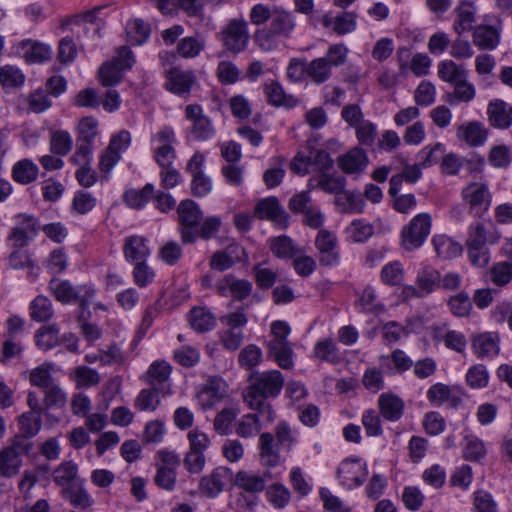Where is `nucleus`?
Returning a JSON list of instances; mask_svg holds the SVG:
<instances>
[{
	"instance_id": "1",
	"label": "nucleus",
	"mask_w": 512,
	"mask_h": 512,
	"mask_svg": "<svg viewBox=\"0 0 512 512\" xmlns=\"http://www.w3.org/2000/svg\"><path fill=\"white\" fill-rule=\"evenodd\" d=\"M249 386L244 396L249 408L259 411L267 421L273 420L272 406L268 398L277 397L283 386L284 377L278 370L253 371L248 378Z\"/></svg>"
},
{
	"instance_id": "2",
	"label": "nucleus",
	"mask_w": 512,
	"mask_h": 512,
	"mask_svg": "<svg viewBox=\"0 0 512 512\" xmlns=\"http://www.w3.org/2000/svg\"><path fill=\"white\" fill-rule=\"evenodd\" d=\"M500 239L498 229L492 223L475 221L467 229L466 248L472 265L485 267L490 261L488 246L496 244Z\"/></svg>"
},
{
	"instance_id": "3",
	"label": "nucleus",
	"mask_w": 512,
	"mask_h": 512,
	"mask_svg": "<svg viewBox=\"0 0 512 512\" xmlns=\"http://www.w3.org/2000/svg\"><path fill=\"white\" fill-rule=\"evenodd\" d=\"M347 55L348 49L344 44L331 45L324 56L307 63V77L317 85L328 81L332 69L342 66L347 60Z\"/></svg>"
},
{
	"instance_id": "4",
	"label": "nucleus",
	"mask_w": 512,
	"mask_h": 512,
	"mask_svg": "<svg viewBox=\"0 0 512 512\" xmlns=\"http://www.w3.org/2000/svg\"><path fill=\"white\" fill-rule=\"evenodd\" d=\"M48 290L54 298L63 304L77 301L82 310H85L95 296V289L89 285L74 286L68 280L53 278L48 284Z\"/></svg>"
},
{
	"instance_id": "5",
	"label": "nucleus",
	"mask_w": 512,
	"mask_h": 512,
	"mask_svg": "<svg viewBox=\"0 0 512 512\" xmlns=\"http://www.w3.org/2000/svg\"><path fill=\"white\" fill-rule=\"evenodd\" d=\"M39 230L40 222L37 217L28 213L16 214L7 243L11 248H24L34 241Z\"/></svg>"
},
{
	"instance_id": "6",
	"label": "nucleus",
	"mask_w": 512,
	"mask_h": 512,
	"mask_svg": "<svg viewBox=\"0 0 512 512\" xmlns=\"http://www.w3.org/2000/svg\"><path fill=\"white\" fill-rule=\"evenodd\" d=\"M134 63V55L128 47L118 48L113 60L105 62L99 69L101 84L106 87L118 84L122 79V72L130 69Z\"/></svg>"
},
{
	"instance_id": "7",
	"label": "nucleus",
	"mask_w": 512,
	"mask_h": 512,
	"mask_svg": "<svg viewBox=\"0 0 512 512\" xmlns=\"http://www.w3.org/2000/svg\"><path fill=\"white\" fill-rule=\"evenodd\" d=\"M32 449V443L24 438H15L11 445L0 452V476L13 477L21 466L22 458Z\"/></svg>"
},
{
	"instance_id": "8",
	"label": "nucleus",
	"mask_w": 512,
	"mask_h": 512,
	"mask_svg": "<svg viewBox=\"0 0 512 512\" xmlns=\"http://www.w3.org/2000/svg\"><path fill=\"white\" fill-rule=\"evenodd\" d=\"M177 213L179 223L182 226V242L185 244L193 243L196 240V233L193 231V228L199 226L203 218V212L197 203L186 199L178 205Z\"/></svg>"
},
{
	"instance_id": "9",
	"label": "nucleus",
	"mask_w": 512,
	"mask_h": 512,
	"mask_svg": "<svg viewBox=\"0 0 512 512\" xmlns=\"http://www.w3.org/2000/svg\"><path fill=\"white\" fill-rule=\"evenodd\" d=\"M186 119L190 122L189 135L197 141H206L216 134L211 119L204 114L200 105L191 104L185 108Z\"/></svg>"
},
{
	"instance_id": "10",
	"label": "nucleus",
	"mask_w": 512,
	"mask_h": 512,
	"mask_svg": "<svg viewBox=\"0 0 512 512\" xmlns=\"http://www.w3.org/2000/svg\"><path fill=\"white\" fill-rule=\"evenodd\" d=\"M461 195L471 214L481 217L489 210L491 193L487 183L471 182L462 189Z\"/></svg>"
},
{
	"instance_id": "11",
	"label": "nucleus",
	"mask_w": 512,
	"mask_h": 512,
	"mask_svg": "<svg viewBox=\"0 0 512 512\" xmlns=\"http://www.w3.org/2000/svg\"><path fill=\"white\" fill-rule=\"evenodd\" d=\"M431 229L429 214L416 215L402 231V245L406 250L419 248L428 237Z\"/></svg>"
},
{
	"instance_id": "12",
	"label": "nucleus",
	"mask_w": 512,
	"mask_h": 512,
	"mask_svg": "<svg viewBox=\"0 0 512 512\" xmlns=\"http://www.w3.org/2000/svg\"><path fill=\"white\" fill-rule=\"evenodd\" d=\"M10 55L23 58L29 64L44 63L50 60V46L30 39L21 40L10 48Z\"/></svg>"
},
{
	"instance_id": "13",
	"label": "nucleus",
	"mask_w": 512,
	"mask_h": 512,
	"mask_svg": "<svg viewBox=\"0 0 512 512\" xmlns=\"http://www.w3.org/2000/svg\"><path fill=\"white\" fill-rule=\"evenodd\" d=\"M367 475V465L361 459H346L340 463L337 470L339 482L346 489L362 485Z\"/></svg>"
},
{
	"instance_id": "14",
	"label": "nucleus",
	"mask_w": 512,
	"mask_h": 512,
	"mask_svg": "<svg viewBox=\"0 0 512 512\" xmlns=\"http://www.w3.org/2000/svg\"><path fill=\"white\" fill-rule=\"evenodd\" d=\"M224 46L232 53H240L246 49L249 42L247 22L232 19L222 31Z\"/></svg>"
},
{
	"instance_id": "15",
	"label": "nucleus",
	"mask_w": 512,
	"mask_h": 512,
	"mask_svg": "<svg viewBox=\"0 0 512 512\" xmlns=\"http://www.w3.org/2000/svg\"><path fill=\"white\" fill-rule=\"evenodd\" d=\"M154 160L160 168L173 166L176 152L172 144L175 142L174 131L169 127L162 128L154 137Z\"/></svg>"
},
{
	"instance_id": "16",
	"label": "nucleus",
	"mask_w": 512,
	"mask_h": 512,
	"mask_svg": "<svg viewBox=\"0 0 512 512\" xmlns=\"http://www.w3.org/2000/svg\"><path fill=\"white\" fill-rule=\"evenodd\" d=\"M230 469L220 466L211 471V473L201 477L198 492L202 497L215 498L223 490L230 480Z\"/></svg>"
},
{
	"instance_id": "17",
	"label": "nucleus",
	"mask_w": 512,
	"mask_h": 512,
	"mask_svg": "<svg viewBox=\"0 0 512 512\" xmlns=\"http://www.w3.org/2000/svg\"><path fill=\"white\" fill-rule=\"evenodd\" d=\"M315 245L319 251L322 265L334 266L339 263L338 241L333 232L321 229L315 239Z\"/></svg>"
},
{
	"instance_id": "18",
	"label": "nucleus",
	"mask_w": 512,
	"mask_h": 512,
	"mask_svg": "<svg viewBox=\"0 0 512 512\" xmlns=\"http://www.w3.org/2000/svg\"><path fill=\"white\" fill-rule=\"evenodd\" d=\"M214 290L221 296L230 295L236 300H243L251 294L252 284L246 279L228 274L214 284Z\"/></svg>"
},
{
	"instance_id": "19",
	"label": "nucleus",
	"mask_w": 512,
	"mask_h": 512,
	"mask_svg": "<svg viewBox=\"0 0 512 512\" xmlns=\"http://www.w3.org/2000/svg\"><path fill=\"white\" fill-rule=\"evenodd\" d=\"M472 349L478 358H493L500 352V336L497 332H483L471 338Z\"/></svg>"
},
{
	"instance_id": "20",
	"label": "nucleus",
	"mask_w": 512,
	"mask_h": 512,
	"mask_svg": "<svg viewBox=\"0 0 512 512\" xmlns=\"http://www.w3.org/2000/svg\"><path fill=\"white\" fill-rule=\"evenodd\" d=\"M122 251L125 260L129 263L146 261L151 254L149 240L141 235H130L125 237Z\"/></svg>"
},
{
	"instance_id": "21",
	"label": "nucleus",
	"mask_w": 512,
	"mask_h": 512,
	"mask_svg": "<svg viewBox=\"0 0 512 512\" xmlns=\"http://www.w3.org/2000/svg\"><path fill=\"white\" fill-rule=\"evenodd\" d=\"M255 215L260 219H268L281 227H286L288 224V215L275 197L260 200L255 206Z\"/></svg>"
},
{
	"instance_id": "22",
	"label": "nucleus",
	"mask_w": 512,
	"mask_h": 512,
	"mask_svg": "<svg viewBox=\"0 0 512 512\" xmlns=\"http://www.w3.org/2000/svg\"><path fill=\"white\" fill-rule=\"evenodd\" d=\"M397 159L402 164H405V166L401 173L395 174L390 178L388 191L390 196H396L400 192L403 181L414 184L422 177V167L419 163L407 164L406 159L402 156H398Z\"/></svg>"
},
{
	"instance_id": "23",
	"label": "nucleus",
	"mask_w": 512,
	"mask_h": 512,
	"mask_svg": "<svg viewBox=\"0 0 512 512\" xmlns=\"http://www.w3.org/2000/svg\"><path fill=\"white\" fill-rule=\"evenodd\" d=\"M490 125L498 129H507L512 125V106L503 100L491 101L487 107Z\"/></svg>"
},
{
	"instance_id": "24",
	"label": "nucleus",
	"mask_w": 512,
	"mask_h": 512,
	"mask_svg": "<svg viewBox=\"0 0 512 512\" xmlns=\"http://www.w3.org/2000/svg\"><path fill=\"white\" fill-rule=\"evenodd\" d=\"M368 164L369 158L360 147H355L338 158V166L347 174L361 173Z\"/></svg>"
},
{
	"instance_id": "25",
	"label": "nucleus",
	"mask_w": 512,
	"mask_h": 512,
	"mask_svg": "<svg viewBox=\"0 0 512 512\" xmlns=\"http://www.w3.org/2000/svg\"><path fill=\"white\" fill-rule=\"evenodd\" d=\"M268 27L283 37V39H287L291 36L296 27L295 16L291 11H287L279 6H274V14Z\"/></svg>"
},
{
	"instance_id": "26",
	"label": "nucleus",
	"mask_w": 512,
	"mask_h": 512,
	"mask_svg": "<svg viewBox=\"0 0 512 512\" xmlns=\"http://www.w3.org/2000/svg\"><path fill=\"white\" fill-rule=\"evenodd\" d=\"M279 444L271 433H262L259 438L260 461L265 467H276L282 459Z\"/></svg>"
},
{
	"instance_id": "27",
	"label": "nucleus",
	"mask_w": 512,
	"mask_h": 512,
	"mask_svg": "<svg viewBox=\"0 0 512 512\" xmlns=\"http://www.w3.org/2000/svg\"><path fill=\"white\" fill-rule=\"evenodd\" d=\"M454 13L453 29L456 33L461 35L464 32L472 30L476 22V7L472 2L461 1L455 8Z\"/></svg>"
},
{
	"instance_id": "28",
	"label": "nucleus",
	"mask_w": 512,
	"mask_h": 512,
	"mask_svg": "<svg viewBox=\"0 0 512 512\" xmlns=\"http://www.w3.org/2000/svg\"><path fill=\"white\" fill-rule=\"evenodd\" d=\"M269 471L258 474L253 471H238L235 476V484L249 493H258L265 489L267 479L271 478Z\"/></svg>"
},
{
	"instance_id": "29",
	"label": "nucleus",
	"mask_w": 512,
	"mask_h": 512,
	"mask_svg": "<svg viewBox=\"0 0 512 512\" xmlns=\"http://www.w3.org/2000/svg\"><path fill=\"white\" fill-rule=\"evenodd\" d=\"M346 185V180L343 176L335 174L320 173L309 179V189L319 188L325 193L335 194L338 196Z\"/></svg>"
},
{
	"instance_id": "30",
	"label": "nucleus",
	"mask_w": 512,
	"mask_h": 512,
	"mask_svg": "<svg viewBox=\"0 0 512 512\" xmlns=\"http://www.w3.org/2000/svg\"><path fill=\"white\" fill-rule=\"evenodd\" d=\"M194 82L195 77L192 71L174 68L169 71L165 85L169 91L177 95H186L189 94Z\"/></svg>"
},
{
	"instance_id": "31",
	"label": "nucleus",
	"mask_w": 512,
	"mask_h": 512,
	"mask_svg": "<svg viewBox=\"0 0 512 512\" xmlns=\"http://www.w3.org/2000/svg\"><path fill=\"white\" fill-rule=\"evenodd\" d=\"M322 23L338 35H344L356 29L357 15L353 12H342L336 16L326 14L323 16Z\"/></svg>"
},
{
	"instance_id": "32",
	"label": "nucleus",
	"mask_w": 512,
	"mask_h": 512,
	"mask_svg": "<svg viewBox=\"0 0 512 512\" xmlns=\"http://www.w3.org/2000/svg\"><path fill=\"white\" fill-rule=\"evenodd\" d=\"M226 395V383L220 378H211L200 392L199 398L205 408H211Z\"/></svg>"
},
{
	"instance_id": "33",
	"label": "nucleus",
	"mask_w": 512,
	"mask_h": 512,
	"mask_svg": "<svg viewBox=\"0 0 512 512\" xmlns=\"http://www.w3.org/2000/svg\"><path fill=\"white\" fill-rule=\"evenodd\" d=\"M378 404L382 416L389 421H398L404 411V401L392 393H383L379 396Z\"/></svg>"
},
{
	"instance_id": "34",
	"label": "nucleus",
	"mask_w": 512,
	"mask_h": 512,
	"mask_svg": "<svg viewBox=\"0 0 512 512\" xmlns=\"http://www.w3.org/2000/svg\"><path fill=\"white\" fill-rule=\"evenodd\" d=\"M383 369L390 374L404 373L413 366V360L400 349L394 350L390 355L380 357Z\"/></svg>"
},
{
	"instance_id": "35",
	"label": "nucleus",
	"mask_w": 512,
	"mask_h": 512,
	"mask_svg": "<svg viewBox=\"0 0 512 512\" xmlns=\"http://www.w3.org/2000/svg\"><path fill=\"white\" fill-rule=\"evenodd\" d=\"M457 136L469 146L478 147L486 142L487 131L480 122L472 121L459 126Z\"/></svg>"
},
{
	"instance_id": "36",
	"label": "nucleus",
	"mask_w": 512,
	"mask_h": 512,
	"mask_svg": "<svg viewBox=\"0 0 512 512\" xmlns=\"http://www.w3.org/2000/svg\"><path fill=\"white\" fill-rule=\"evenodd\" d=\"M338 210L343 213H362L365 208L363 196L358 191H342L335 197Z\"/></svg>"
},
{
	"instance_id": "37",
	"label": "nucleus",
	"mask_w": 512,
	"mask_h": 512,
	"mask_svg": "<svg viewBox=\"0 0 512 512\" xmlns=\"http://www.w3.org/2000/svg\"><path fill=\"white\" fill-rule=\"evenodd\" d=\"M11 174L15 182L27 185L38 178L39 168L32 160L25 158L14 164Z\"/></svg>"
},
{
	"instance_id": "38",
	"label": "nucleus",
	"mask_w": 512,
	"mask_h": 512,
	"mask_svg": "<svg viewBox=\"0 0 512 512\" xmlns=\"http://www.w3.org/2000/svg\"><path fill=\"white\" fill-rule=\"evenodd\" d=\"M437 73L442 81L451 85L468 77L467 70L452 60L440 61L437 65Z\"/></svg>"
},
{
	"instance_id": "39",
	"label": "nucleus",
	"mask_w": 512,
	"mask_h": 512,
	"mask_svg": "<svg viewBox=\"0 0 512 512\" xmlns=\"http://www.w3.org/2000/svg\"><path fill=\"white\" fill-rule=\"evenodd\" d=\"M435 252L440 258L452 259L460 256L462 245L446 235H436L432 239Z\"/></svg>"
},
{
	"instance_id": "40",
	"label": "nucleus",
	"mask_w": 512,
	"mask_h": 512,
	"mask_svg": "<svg viewBox=\"0 0 512 512\" xmlns=\"http://www.w3.org/2000/svg\"><path fill=\"white\" fill-rule=\"evenodd\" d=\"M60 329L57 324L43 326L35 333L36 346L42 351H49L60 343Z\"/></svg>"
},
{
	"instance_id": "41",
	"label": "nucleus",
	"mask_w": 512,
	"mask_h": 512,
	"mask_svg": "<svg viewBox=\"0 0 512 512\" xmlns=\"http://www.w3.org/2000/svg\"><path fill=\"white\" fill-rule=\"evenodd\" d=\"M499 40L498 30L488 25L478 26L473 34V42L480 49L493 50L499 44Z\"/></svg>"
},
{
	"instance_id": "42",
	"label": "nucleus",
	"mask_w": 512,
	"mask_h": 512,
	"mask_svg": "<svg viewBox=\"0 0 512 512\" xmlns=\"http://www.w3.org/2000/svg\"><path fill=\"white\" fill-rule=\"evenodd\" d=\"M268 352L282 369L293 367V350L290 342H268Z\"/></svg>"
},
{
	"instance_id": "43",
	"label": "nucleus",
	"mask_w": 512,
	"mask_h": 512,
	"mask_svg": "<svg viewBox=\"0 0 512 512\" xmlns=\"http://www.w3.org/2000/svg\"><path fill=\"white\" fill-rule=\"evenodd\" d=\"M269 247L272 253L282 259H291L300 253V249L286 235L270 238Z\"/></svg>"
},
{
	"instance_id": "44",
	"label": "nucleus",
	"mask_w": 512,
	"mask_h": 512,
	"mask_svg": "<svg viewBox=\"0 0 512 512\" xmlns=\"http://www.w3.org/2000/svg\"><path fill=\"white\" fill-rule=\"evenodd\" d=\"M29 313L31 319L36 322L48 321L54 315L53 304L48 297L38 295L31 301L29 305Z\"/></svg>"
},
{
	"instance_id": "45",
	"label": "nucleus",
	"mask_w": 512,
	"mask_h": 512,
	"mask_svg": "<svg viewBox=\"0 0 512 512\" xmlns=\"http://www.w3.org/2000/svg\"><path fill=\"white\" fill-rule=\"evenodd\" d=\"M53 371L54 364L50 362H44L28 372V380L32 386L43 390L55 383L52 376Z\"/></svg>"
},
{
	"instance_id": "46",
	"label": "nucleus",
	"mask_w": 512,
	"mask_h": 512,
	"mask_svg": "<svg viewBox=\"0 0 512 512\" xmlns=\"http://www.w3.org/2000/svg\"><path fill=\"white\" fill-rule=\"evenodd\" d=\"M189 323L195 331L206 332L214 328L216 319L208 309L195 307L190 311Z\"/></svg>"
},
{
	"instance_id": "47",
	"label": "nucleus",
	"mask_w": 512,
	"mask_h": 512,
	"mask_svg": "<svg viewBox=\"0 0 512 512\" xmlns=\"http://www.w3.org/2000/svg\"><path fill=\"white\" fill-rule=\"evenodd\" d=\"M259 411L243 415L235 424V432L243 438H249L257 435L261 430Z\"/></svg>"
},
{
	"instance_id": "48",
	"label": "nucleus",
	"mask_w": 512,
	"mask_h": 512,
	"mask_svg": "<svg viewBox=\"0 0 512 512\" xmlns=\"http://www.w3.org/2000/svg\"><path fill=\"white\" fill-rule=\"evenodd\" d=\"M154 192V185L147 183L142 189H130L126 191L124 201L132 209H141L153 198Z\"/></svg>"
},
{
	"instance_id": "49",
	"label": "nucleus",
	"mask_w": 512,
	"mask_h": 512,
	"mask_svg": "<svg viewBox=\"0 0 512 512\" xmlns=\"http://www.w3.org/2000/svg\"><path fill=\"white\" fill-rule=\"evenodd\" d=\"M347 240L351 243H363L374 233L373 226L363 219L353 220L345 230Z\"/></svg>"
},
{
	"instance_id": "50",
	"label": "nucleus",
	"mask_w": 512,
	"mask_h": 512,
	"mask_svg": "<svg viewBox=\"0 0 512 512\" xmlns=\"http://www.w3.org/2000/svg\"><path fill=\"white\" fill-rule=\"evenodd\" d=\"M266 499L275 509L285 508L291 499L290 490L282 483L276 482L266 487Z\"/></svg>"
},
{
	"instance_id": "51",
	"label": "nucleus",
	"mask_w": 512,
	"mask_h": 512,
	"mask_svg": "<svg viewBox=\"0 0 512 512\" xmlns=\"http://www.w3.org/2000/svg\"><path fill=\"white\" fill-rule=\"evenodd\" d=\"M440 283V272L430 267L421 269L416 277V285L424 297L431 294Z\"/></svg>"
},
{
	"instance_id": "52",
	"label": "nucleus",
	"mask_w": 512,
	"mask_h": 512,
	"mask_svg": "<svg viewBox=\"0 0 512 512\" xmlns=\"http://www.w3.org/2000/svg\"><path fill=\"white\" fill-rule=\"evenodd\" d=\"M313 355L317 359L332 364L340 362L338 347L331 338L320 339L313 348Z\"/></svg>"
},
{
	"instance_id": "53",
	"label": "nucleus",
	"mask_w": 512,
	"mask_h": 512,
	"mask_svg": "<svg viewBox=\"0 0 512 512\" xmlns=\"http://www.w3.org/2000/svg\"><path fill=\"white\" fill-rule=\"evenodd\" d=\"M454 90L451 94L448 95L447 102L450 105H456L458 103H469L476 96L475 86L467 80V78L462 79L458 83L453 84Z\"/></svg>"
},
{
	"instance_id": "54",
	"label": "nucleus",
	"mask_w": 512,
	"mask_h": 512,
	"mask_svg": "<svg viewBox=\"0 0 512 512\" xmlns=\"http://www.w3.org/2000/svg\"><path fill=\"white\" fill-rule=\"evenodd\" d=\"M126 34L132 45H141L149 37L150 27L141 19H132L126 23Z\"/></svg>"
},
{
	"instance_id": "55",
	"label": "nucleus",
	"mask_w": 512,
	"mask_h": 512,
	"mask_svg": "<svg viewBox=\"0 0 512 512\" xmlns=\"http://www.w3.org/2000/svg\"><path fill=\"white\" fill-rule=\"evenodd\" d=\"M281 39H283V37L269 27L258 29L254 33L256 46L264 52L276 50L281 43Z\"/></svg>"
},
{
	"instance_id": "56",
	"label": "nucleus",
	"mask_w": 512,
	"mask_h": 512,
	"mask_svg": "<svg viewBox=\"0 0 512 512\" xmlns=\"http://www.w3.org/2000/svg\"><path fill=\"white\" fill-rule=\"evenodd\" d=\"M42 419L40 415L26 412L19 417L20 431L24 439L29 440L35 436L41 429Z\"/></svg>"
},
{
	"instance_id": "57",
	"label": "nucleus",
	"mask_w": 512,
	"mask_h": 512,
	"mask_svg": "<svg viewBox=\"0 0 512 512\" xmlns=\"http://www.w3.org/2000/svg\"><path fill=\"white\" fill-rule=\"evenodd\" d=\"M25 76L21 70L13 65L0 67V84L3 87L12 88L23 85Z\"/></svg>"
},
{
	"instance_id": "58",
	"label": "nucleus",
	"mask_w": 512,
	"mask_h": 512,
	"mask_svg": "<svg viewBox=\"0 0 512 512\" xmlns=\"http://www.w3.org/2000/svg\"><path fill=\"white\" fill-rule=\"evenodd\" d=\"M171 374V366L166 361H154L147 371L148 381L151 385L164 384Z\"/></svg>"
},
{
	"instance_id": "59",
	"label": "nucleus",
	"mask_w": 512,
	"mask_h": 512,
	"mask_svg": "<svg viewBox=\"0 0 512 512\" xmlns=\"http://www.w3.org/2000/svg\"><path fill=\"white\" fill-rule=\"evenodd\" d=\"M489 373L482 364L472 366L466 374V382L473 389H481L488 385Z\"/></svg>"
},
{
	"instance_id": "60",
	"label": "nucleus",
	"mask_w": 512,
	"mask_h": 512,
	"mask_svg": "<svg viewBox=\"0 0 512 512\" xmlns=\"http://www.w3.org/2000/svg\"><path fill=\"white\" fill-rule=\"evenodd\" d=\"M51 151L59 156L67 155L72 148V138L66 131L60 130L52 134L50 140Z\"/></svg>"
},
{
	"instance_id": "61",
	"label": "nucleus",
	"mask_w": 512,
	"mask_h": 512,
	"mask_svg": "<svg viewBox=\"0 0 512 512\" xmlns=\"http://www.w3.org/2000/svg\"><path fill=\"white\" fill-rule=\"evenodd\" d=\"M450 311L457 317H466L472 310V302L470 297L465 292L451 297L448 302Z\"/></svg>"
},
{
	"instance_id": "62",
	"label": "nucleus",
	"mask_w": 512,
	"mask_h": 512,
	"mask_svg": "<svg viewBox=\"0 0 512 512\" xmlns=\"http://www.w3.org/2000/svg\"><path fill=\"white\" fill-rule=\"evenodd\" d=\"M444 153V145L436 143L434 146H425L417 154L418 163L422 168L434 165Z\"/></svg>"
},
{
	"instance_id": "63",
	"label": "nucleus",
	"mask_w": 512,
	"mask_h": 512,
	"mask_svg": "<svg viewBox=\"0 0 512 512\" xmlns=\"http://www.w3.org/2000/svg\"><path fill=\"white\" fill-rule=\"evenodd\" d=\"M490 279L497 286H504L512 280V263L508 261L496 263L490 270Z\"/></svg>"
},
{
	"instance_id": "64",
	"label": "nucleus",
	"mask_w": 512,
	"mask_h": 512,
	"mask_svg": "<svg viewBox=\"0 0 512 512\" xmlns=\"http://www.w3.org/2000/svg\"><path fill=\"white\" fill-rule=\"evenodd\" d=\"M135 284L139 287H147L155 278V271L147 264V261L135 263L132 271Z\"/></svg>"
}]
</instances>
